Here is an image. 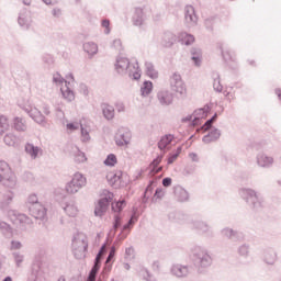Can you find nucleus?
<instances>
[{"instance_id":"nucleus-1","label":"nucleus","mask_w":281,"mask_h":281,"mask_svg":"<svg viewBox=\"0 0 281 281\" xmlns=\"http://www.w3.org/2000/svg\"><path fill=\"white\" fill-rule=\"evenodd\" d=\"M114 67L119 76H128L132 80H139V78H142L139 64H137V61L133 64L128 58L117 56Z\"/></svg>"},{"instance_id":"nucleus-2","label":"nucleus","mask_w":281,"mask_h":281,"mask_svg":"<svg viewBox=\"0 0 281 281\" xmlns=\"http://www.w3.org/2000/svg\"><path fill=\"white\" fill-rule=\"evenodd\" d=\"M190 257L195 269H198L200 272L203 271V269L212 267V256L203 246H191Z\"/></svg>"},{"instance_id":"nucleus-3","label":"nucleus","mask_w":281,"mask_h":281,"mask_svg":"<svg viewBox=\"0 0 281 281\" xmlns=\"http://www.w3.org/2000/svg\"><path fill=\"white\" fill-rule=\"evenodd\" d=\"M239 196L243 199L254 212H260L265 207V198L258 191L252 188H241L239 189Z\"/></svg>"},{"instance_id":"nucleus-4","label":"nucleus","mask_w":281,"mask_h":281,"mask_svg":"<svg viewBox=\"0 0 281 281\" xmlns=\"http://www.w3.org/2000/svg\"><path fill=\"white\" fill-rule=\"evenodd\" d=\"M0 183L11 189L16 186V176L12 173L10 165L3 160L0 161Z\"/></svg>"},{"instance_id":"nucleus-5","label":"nucleus","mask_w":281,"mask_h":281,"mask_svg":"<svg viewBox=\"0 0 281 281\" xmlns=\"http://www.w3.org/2000/svg\"><path fill=\"white\" fill-rule=\"evenodd\" d=\"M88 247H89V244L87 243V237L85 236V234L79 233L74 237L72 250H74L75 258H77V260L85 258V254H87Z\"/></svg>"},{"instance_id":"nucleus-6","label":"nucleus","mask_w":281,"mask_h":281,"mask_svg":"<svg viewBox=\"0 0 281 281\" xmlns=\"http://www.w3.org/2000/svg\"><path fill=\"white\" fill-rule=\"evenodd\" d=\"M87 186V178L80 173L77 172L74 175L72 179L66 184V192L68 194H76L82 190Z\"/></svg>"},{"instance_id":"nucleus-7","label":"nucleus","mask_w":281,"mask_h":281,"mask_svg":"<svg viewBox=\"0 0 281 281\" xmlns=\"http://www.w3.org/2000/svg\"><path fill=\"white\" fill-rule=\"evenodd\" d=\"M190 225L193 232H196L202 236H206V238H214V231L212 229L210 224H207V222L202 220H193L191 221Z\"/></svg>"},{"instance_id":"nucleus-8","label":"nucleus","mask_w":281,"mask_h":281,"mask_svg":"<svg viewBox=\"0 0 281 281\" xmlns=\"http://www.w3.org/2000/svg\"><path fill=\"white\" fill-rule=\"evenodd\" d=\"M113 201V193L108 192L106 195L101 198L98 201V204L94 209V216H104V213L109 210V205H111V202Z\"/></svg>"},{"instance_id":"nucleus-9","label":"nucleus","mask_w":281,"mask_h":281,"mask_svg":"<svg viewBox=\"0 0 281 281\" xmlns=\"http://www.w3.org/2000/svg\"><path fill=\"white\" fill-rule=\"evenodd\" d=\"M170 87H171V91H175L176 93H179L180 95H186V85L183 83V80L181 79V75L176 72L171 76Z\"/></svg>"},{"instance_id":"nucleus-10","label":"nucleus","mask_w":281,"mask_h":281,"mask_svg":"<svg viewBox=\"0 0 281 281\" xmlns=\"http://www.w3.org/2000/svg\"><path fill=\"white\" fill-rule=\"evenodd\" d=\"M256 161H257V166H259V168H263L266 170L273 168V164H276V159H273V157H271L265 153H259L256 157Z\"/></svg>"},{"instance_id":"nucleus-11","label":"nucleus","mask_w":281,"mask_h":281,"mask_svg":"<svg viewBox=\"0 0 281 281\" xmlns=\"http://www.w3.org/2000/svg\"><path fill=\"white\" fill-rule=\"evenodd\" d=\"M29 212L33 218H37L40 221L45 220V216H47V209H45L41 203L29 205Z\"/></svg>"},{"instance_id":"nucleus-12","label":"nucleus","mask_w":281,"mask_h":281,"mask_svg":"<svg viewBox=\"0 0 281 281\" xmlns=\"http://www.w3.org/2000/svg\"><path fill=\"white\" fill-rule=\"evenodd\" d=\"M157 100L160 106H170L175 102V94L168 90H160L157 93Z\"/></svg>"},{"instance_id":"nucleus-13","label":"nucleus","mask_w":281,"mask_h":281,"mask_svg":"<svg viewBox=\"0 0 281 281\" xmlns=\"http://www.w3.org/2000/svg\"><path fill=\"white\" fill-rule=\"evenodd\" d=\"M22 109L32 120H34V122H36V124H45V115H43L38 109L32 108L30 105L23 106Z\"/></svg>"},{"instance_id":"nucleus-14","label":"nucleus","mask_w":281,"mask_h":281,"mask_svg":"<svg viewBox=\"0 0 281 281\" xmlns=\"http://www.w3.org/2000/svg\"><path fill=\"white\" fill-rule=\"evenodd\" d=\"M18 23L22 30H30V26L32 25V15L27 9H22L20 11Z\"/></svg>"},{"instance_id":"nucleus-15","label":"nucleus","mask_w":281,"mask_h":281,"mask_svg":"<svg viewBox=\"0 0 281 281\" xmlns=\"http://www.w3.org/2000/svg\"><path fill=\"white\" fill-rule=\"evenodd\" d=\"M115 143L116 146H127V144H131V131L126 128L119 130L115 135Z\"/></svg>"},{"instance_id":"nucleus-16","label":"nucleus","mask_w":281,"mask_h":281,"mask_svg":"<svg viewBox=\"0 0 281 281\" xmlns=\"http://www.w3.org/2000/svg\"><path fill=\"white\" fill-rule=\"evenodd\" d=\"M175 139V135L172 134H166L161 136L160 140L158 142V148L166 155L168 150H170V144H172V140Z\"/></svg>"},{"instance_id":"nucleus-17","label":"nucleus","mask_w":281,"mask_h":281,"mask_svg":"<svg viewBox=\"0 0 281 281\" xmlns=\"http://www.w3.org/2000/svg\"><path fill=\"white\" fill-rule=\"evenodd\" d=\"M184 20L188 25H195L199 21V18L196 16V11H194V7L187 5L184 8Z\"/></svg>"},{"instance_id":"nucleus-18","label":"nucleus","mask_w":281,"mask_h":281,"mask_svg":"<svg viewBox=\"0 0 281 281\" xmlns=\"http://www.w3.org/2000/svg\"><path fill=\"white\" fill-rule=\"evenodd\" d=\"M173 194L179 203H186L190 201V193H188V191L181 186L173 188Z\"/></svg>"},{"instance_id":"nucleus-19","label":"nucleus","mask_w":281,"mask_h":281,"mask_svg":"<svg viewBox=\"0 0 281 281\" xmlns=\"http://www.w3.org/2000/svg\"><path fill=\"white\" fill-rule=\"evenodd\" d=\"M221 139V130L211 127V131L203 136L202 142L204 144H212V142H218Z\"/></svg>"},{"instance_id":"nucleus-20","label":"nucleus","mask_w":281,"mask_h":281,"mask_svg":"<svg viewBox=\"0 0 281 281\" xmlns=\"http://www.w3.org/2000/svg\"><path fill=\"white\" fill-rule=\"evenodd\" d=\"M171 273L172 276H176V278H187L190 273V268L183 265H173L171 267Z\"/></svg>"},{"instance_id":"nucleus-21","label":"nucleus","mask_w":281,"mask_h":281,"mask_svg":"<svg viewBox=\"0 0 281 281\" xmlns=\"http://www.w3.org/2000/svg\"><path fill=\"white\" fill-rule=\"evenodd\" d=\"M175 43H177V35L170 31L165 32L161 37V45L169 49Z\"/></svg>"},{"instance_id":"nucleus-22","label":"nucleus","mask_w":281,"mask_h":281,"mask_svg":"<svg viewBox=\"0 0 281 281\" xmlns=\"http://www.w3.org/2000/svg\"><path fill=\"white\" fill-rule=\"evenodd\" d=\"M145 21H146V14H144V9L136 8L133 15V24L136 27H142Z\"/></svg>"},{"instance_id":"nucleus-23","label":"nucleus","mask_w":281,"mask_h":281,"mask_svg":"<svg viewBox=\"0 0 281 281\" xmlns=\"http://www.w3.org/2000/svg\"><path fill=\"white\" fill-rule=\"evenodd\" d=\"M277 260H278V252H276V250H273V248H269V249L265 250L263 262H266V265L273 266V265H276Z\"/></svg>"},{"instance_id":"nucleus-24","label":"nucleus","mask_w":281,"mask_h":281,"mask_svg":"<svg viewBox=\"0 0 281 281\" xmlns=\"http://www.w3.org/2000/svg\"><path fill=\"white\" fill-rule=\"evenodd\" d=\"M102 114L105 120L111 121L113 117H115V108L113 105H110L108 103H103L101 105Z\"/></svg>"},{"instance_id":"nucleus-25","label":"nucleus","mask_w":281,"mask_h":281,"mask_svg":"<svg viewBox=\"0 0 281 281\" xmlns=\"http://www.w3.org/2000/svg\"><path fill=\"white\" fill-rule=\"evenodd\" d=\"M102 249H104V247H102L98 252L94 259V265L89 273L90 278H94V280H95V276H98V272L100 271V262L102 260Z\"/></svg>"},{"instance_id":"nucleus-26","label":"nucleus","mask_w":281,"mask_h":281,"mask_svg":"<svg viewBox=\"0 0 281 281\" xmlns=\"http://www.w3.org/2000/svg\"><path fill=\"white\" fill-rule=\"evenodd\" d=\"M203 58V52L199 47L191 48V59L193 60L195 67H201V60Z\"/></svg>"},{"instance_id":"nucleus-27","label":"nucleus","mask_w":281,"mask_h":281,"mask_svg":"<svg viewBox=\"0 0 281 281\" xmlns=\"http://www.w3.org/2000/svg\"><path fill=\"white\" fill-rule=\"evenodd\" d=\"M24 150L26 155H30L31 159H36L38 157V153H41V147L34 146L32 143H26Z\"/></svg>"},{"instance_id":"nucleus-28","label":"nucleus","mask_w":281,"mask_h":281,"mask_svg":"<svg viewBox=\"0 0 281 281\" xmlns=\"http://www.w3.org/2000/svg\"><path fill=\"white\" fill-rule=\"evenodd\" d=\"M13 128L14 131H18L19 133H25L27 131V124L25 123V119L22 117H14L13 119Z\"/></svg>"},{"instance_id":"nucleus-29","label":"nucleus","mask_w":281,"mask_h":281,"mask_svg":"<svg viewBox=\"0 0 281 281\" xmlns=\"http://www.w3.org/2000/svg\"><path fill=\"white\" fill-rule=\"evenodd\" d=\"M145 71L148 78H151V80H156V78H159V72L157 69H155V65L150 61L145 63Z\"/></svg>"},{"instance_id":"nucleus-30","label":"nucleus","mask_w":281,"mask_h":281,"mask_svg":"<svg viewBox=\"0 0 281 281\" xmlns=\"http://www.w3.org/2000/svg\"><path fill=\"white\" fill-rule=\"evenodd\" d=\"M153 93V81L145 80L140 87V95L148 98Z\"/></svg>"},{"instance_id":"nucleus-31","label":"nucleus","mask_w":281,"mask_h":281,"mask_svg":"<svg viewBox=\"0 0 281 281\" xmlns=\"http://www.w3.org/2000/svg\"><path fill=\"white\" fill-rule=\"evenodd\" d=\"M83 50L86 54H89V56H95V54H98V44L93 42L85 43Z\"/></svg>"},{"instance_id":"nucleus-32","label":"nucleus","mask_w":281,"mask_h":281,"mask_svg":"<svg viewBox=\"0 0 281 281\" xmlns=\"http://www.w3.org/2000/svg\"><path fill=\"white\" fill-rule=\"evenodd\" d=\"M61 95L67 102L76 100V94H74V90L69 86H66V89L61 88Z\"/></svg>"},{"instance_id":"nucleus-33","label":"nucleus","mask_w":281,"mask_h":281,"mask_svg":"<svg viewBox=\"0 0 281 281\" xmlns=\"http://www.w3.org/2000/svg\"><path fill=\"white\" fill-rule=\"evenodd\" d=\"M213 89L217 93L223 92V85H221V76L218 75V72H213Z\"/></svg>"},{"instance_id":"nucleus-34","label":"nucleus","mask_w":281,"mask_h":281,"mask_svg":"<svg viewBox=\"0 0 281 281\" xmlns=\"http://www.w3.org/2000/svg\"><path fill=\"white\" fill-rule=\"evenodd\" d=\"M182 150H183V147L179 146V147H177V149L175 151L169 154V157L167 159L168 166H171V164H175V161H177V159L179 158V155H181Z\"/></svg>"},{"instance_id":"nucleus-35","label":"nucleus","mask_w":281,"mask_h":281,"mask_svg":"<svg viewBox=\"0 0 281 281\" xmlns=\"http://www.w3.org/2000/svg\"><path fill=\"white\" fill-rule=\"evenodd\" d=\"M156 181L157 180H150L148 186L146 187L145 192H144V198H143L144 203H146V201H148L150 199V196L153 195V190H154L153 186H155Z\"/></svg>"},{"instance_id":"nucleus-36","label":"nucleus","mask_w":281,"mask_h":281,"mask_svg":"<svg viewBox=\"0 0 281 281\" xmlns=\"http://www.w3.org/2000/svg\"><path fill=\"white\" fill-rule=\"evenodd\" d=\"M125 205H126V200H120L116 202H112V204H111L112 212H114L115 214H120V212H122V210H124Z\"/></svg>"},{"instance_id":"nucleus-37","label":"nucleus","mask_w":281,"mask_h":281,"mask_svg":"<svg viewBox=\"0 0 281 281\" xmlns=\"http://www.w3.org/2000/svg\"><path fill=\"white\" fill-rule=\"evenodd\" d=\"M218 49L222 54V58L225 63H229V60H234V57H232V54L229 53V49L225 48L223 44H218Z\"/></svg>"},{"instance_id":"nucleus-38","label":"nucleus","mask_w":281,"mask_h":281,"mask_svg":"<svg viewBox=\"0 0 281 281\" xmlns=\"http://www.w3.org/2000/svg\"><path fill=\"white\" fill-rule=\"evenodd\" d=\"M3 140L7 146H16V143L19 142V137H16V135L12 133H9V134H5Z\"/></svg>"},{"instance_id":"nucleus-39","label":"nucleus","mask_w":281,"mask_h":281,"mask_svg":"<svg viewBox=\"0 0 281 281\" xmlns=\"http://www.w3.org/2000/svg\"><path fill=\"white\" fill-rule=\"evenodd\" d=\"M210 112V106L198 109L193 112L194 117L200 120H205L207 117V113Z\"/></svg>"},{"instance_id":"nucleus-40","label":"nucleus","mask_w":281,"mask_h":281,"mask_svg":"<svg viewBox=\"0 0 281 281\" xmlns=\"http://www.w3.org/2000/svg\"><path fill=\"white\" fill-rule=\"evenodd\" d=\"M64 212H66V214H68L71 217L77 216V214H78V206H76V204H74V203H68L64 207Z\"/></svg>"},{"instance_id":"nucleus-41","label":"nucleus","mask_w":281,"mask_h":281,"mask_svg":"<svg viewBox=\"0 0 281 281\" xmlns=\"http://www.w3.org/2000/svg\"><path fill=\"white\" fill-rule=\"evenodd\" d=\"M13 199H14V193H12V191H7L3 194V199L1 201L2 207H8V205H10V203H12Z\"/></svg>"},{"instance_id":"nucleus-42","label":"nucleus","mask_w":281,"mask_h":281,"mask_svg":"<svg viewBox=\"0 0 281 281\" xmlns=\"http://www.w3.org/2000/svg\"><path fill=\"white\" fill-rule=\"evenodd\" d=\"M237 254L240 258H249V245L243 244L237 248Z\"/></svg>"},{"instance_id":"nucleus-43","label":"nucleus","mask_w":281,"mask_h":281,"mask_svg":"<svg viewBox=\"0 0 281 281\" xmlns=\"http://www.w3.org/2000/svg\"><path fill=\"white\" fill-rule=\"evenodd\" d=\"M131 229H133V226H131V224L126 223L125 225H123L122 231L117 236L119 240H124V238L128 236V232H131Z\"/></svg>"},{"instance_id":"nucleus-44","label":"nucleus","mask_w":281,"mask_h":281,"mask_svg":"<svg viewBox=\"0 0 281 281\" xmlns=\"http://www.w3.org/2000/svg\"><path fill=\"white\" fill-rule=\"evenodd\" d=\"M103 164L105 166H110L111 168H113V166L117 164V156H115V154H109Z\"/></svg>"},{"instance_id":"nucleus-45","label":"nucleus","mask_w":281,"mask_h":281,"mask_svg":"<svg viewBox=\"0 0 281 281\" xmlns=\"http://www.w3.org/2000/svg\"><path fill=\"white\" fill-rule=\"evenodd\" d=\"M214 23H216V16H211V18H207L204 20V25H205L207 32H213Z\"/></svg>"},{"instance_id":"nucleus-46","label":"nucleus","mask_w":281,"mask_h":281,"mask_svg":"<svg viewBox=\"0 0 281 281\" xmlns=\"http://www.w3.org/2000/svg\"><path fill=\"white\" fill-rule=\"evenodd\" d=\"M196 172V165L188 164L183 169L184 177H190V175H194Z\"/></svg>"},{"instance_id":"nucleus-47","label":"nucleus","mask_w":281,"mask_h":281,"mask_svg":"<svg viewBox=\"0 0 281 281\" xmlns=\"http://www.w3.org/2000/svg\"><path fill=\"white\" fill-rule=\"evenodd\" d=\"M231 240L233 243H243V240H245V235L241 232L234 231Z\"/></svg>"},{"instance_id":"nucleus-48","label":"nucleus","mask_w":281,"mask_h":281,"mask_svg":"<svg viewBox=\"0 0 281 281\" xmlns=\"http://www.w3.org/2000/svg\"><path fill=\"white\" fill-rule=\"evenodd\" d=\"M120 227H122V216H120V214H115L114 215V222H113V232H114V234L117 233V229H120Z\"/></svg>"},{"instance_id":"nucleus-49","label":"nucleus","mask_w":281,"mask_h":281,"mask_svg":"<svg viewBox=\"0 0 281 281\" xmlns=\"http://www.w3.org/2000/svg\"><path fill=\"white\" fill-rule=\"evenodd\" d=\"M181 38L183 40L184 45H192L194 42V35L188 33H181Z\"/></svg>"},{"instance_id":"nucleus-50","label":"nucleus","mask_w":281,"mask_h":281,"mask_svg":"<svg viewBox=\"0 0 281 281\" xmlns=\"http://www.w3.org/2000/svg\"><path fill=\"white\" fill-rule=\"evenodd\" d=\"M9 126L8 117L0 116V135H3L4 131H8Z\"/></svg>"},{"instance_id":"nucleus-51","label":"nucleus","mask_w":281,"mask_h":281,"mask_svg":"<svg viewBox=\"0 0 281 281\" xmlns=\"http://www.w3.org/2000/svg\"><path fill=\"white\" fill-rule=\"evenodd\" d=\"M32 276H34V278H38V276H41V261H35L32 266Z\"/></svg>"},{"instance_id":"nucleus-52","label":"nucleus","mask_w":281,"mask_h":281,"mask_svg":"<svg viewBox=\"0 0 281 281\" xmlns=\"http://www.w3.org/2000/svg\"><path fill=\"white\" fill-rule=\"evenodd\" d=\"M137 272H138V276L140 278H143V280H147V278H150V272L148 271V269L139 266L138 269H137Z\"/></svg>"},{"instance_id":"nucleus-53","label":"nucleus","mask_w":281,"mask_h":281,"mask_svg":"<svg viewBox=\"0 0 281 281\" xmlns=\"http://www.w3.org/2000/svg\"><path fill=\"white\" fill-rule=\"evenodd\" d=\"M161 199H164V189L157 188L151 201H153V203H157V201H159Z\"/></svg>"},{"instance_id":"nucleus-54","label":"nucleus","mask_w":281,"mask_h":281,"mask_svg":"<svg viewBox=\"0 0 281 281\" xmlns=\"http://www.w3.org/2000/svg\"><path fill=\"white\" fill-rule=\"evenodd\" d=\"M218 119V114H214L211 119H209L204 125H203V128L205 131H210V128H212V124H214V122H216V120Z\"/></svg>"},{"instance_id":"nucleus-55","label":"nucleus","mask_w":281,"mask_h":281,"mask_svg":"<svg viewBox=\"0 0 281 281\" xmlns=\"http://www.w3.org/2000/svg\"><path fill=\"white\" fill-rule=\"evenodd\" d=\"M42 60L44 65H47V67H52V65H54V56L49 54H44Z\"/></svg>"},{"instance_id":"nucleus-56","label":"nucleus","mask_w":281,"mask_h":281,"mask_svg":"<svg viewBox=\"0 0 281 281\" xmlns=\"http://www.w3.org/2000/svg\"><path fill=\"white\" fill-rule=\"evenodd\" d=\"M234 232H235L234 228L226 227V228H223L221 233H222V236H224V238L232 240Z\"/></svg>"},{"instance_id":"nucleus-57","label":"nucleus","mask_w":281,"mask_h":281,"mask_svg":"<svg viewBox=\"0 0 281 281\" xmlns=\"http://www.w3.org/2000/svg\"><path fill=\"white\" fill-rule=\"evenodd\" d=\"M101 25L104 27V34H111V21L109 19L102 20Z\"/></svg>"},{"instance_id":"nucleus-58","label":"nucleus","mask_w":281,"mask_h":281,"mask_svg":"<svg viewBox=\"0 0 281 281\" xmlns=\"http://www.w3.org/2000/svg\"><path fill=\"white\" fill-rule=\"evenodd\" d=\"M87 159V156L85 153L78 150L77 154L75 155V161L77 164H85V160Z\"/></svg>"},{"instance_id":"nucleus-59","label":"nucleus","mask_w":281,"mask_h":281,"mask_svg":"<svg viewBox=\"0 0 281 281\" xmlns=\"http://www.w3.org/2000/svg\"><path fill=\"white\" fill-rule=\"evenodd\" d=\"M36 203H41L38 196L36 194L29 195L26 206L30 209V205H36Z\"/></svg>"},{"instance_id":"nucleus-60","label":"nucleus","mask_w":281,"mask_h":281,"mask_svg":"<svg viewBox=\"0 0 281 281\" xmlns=\"http://www.w3.org/2000/svg\"><path fill=\"white\" fill-rule=\"evenodd\" d=\"M111 47H113V49H116V52H122L124 48L122 47V40L116 38L112 42Z\"/></svg>"},{"instance_id":"nucleus-61","label":"nucleus","mask_w":281,"mask_h":281,"mask_svg":"<svg viewBox=\"0 0 281 281\" xmlns=\"http://www.w3.org/2000/svg\"><path fill=\"white\" fill-rule=\"evenodd\" d=\"M125 258L126 260H133L135 258V249H133V247L125 249Z\"/></svg>"},{"instance_id":"nucleus-62","label":"nucleus","mask_w":281,"mask_h":281,"mask_svg":"<svg viewBox=\"0 0 281 281\" xmlns=\"http://www.w3.org/2000/svg\"><path fill=\"white\" fill-rule=\"evenodd\" d=\"M115 251H116L115 246H112V247L110 248V251H109V255H108V257H106L105 262H113V260H114V258H115Z\"/></svg>"},{"instance_id":"nucleus-63","label":"nucleus","mask_w":281,"mask_h":281,"mask_svg":"<svg viewBox=\"0 0 281 281\" xmlns=\"http://www.w3.org/2000/svg\"><path fill=\"white\" fill-rule=\"evenodd\" d=\"M18 221L20 223H25L26 225H30V223H32V220H30V217H27V215H25V214H19Z\"/></svg>"},{"instance_id":"nucleus-64","label":"nucleus","mask_w":281,"mask_h":281,"mask_svg":"<svg viewBox=\"0 0 281 281\" xmlns=\"http://www.w3.org/2000/svg\"><path fill=\"white\" fill-rule=\"evenodd\" d=\"M81 126V137H82V142H89V139H91V137L89 136V131H87L86 128Z\"/></svg>"}]
</instances>
